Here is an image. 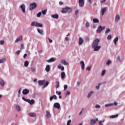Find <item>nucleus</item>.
Segmentation results:
<instances>
[{"label": "nucleus", "instance_id": "obj_1", "mask_svg": "<svg viewBox=\"0 0 125 125\" xmlns=\"http://www.w3.org/2000/svg\"><path fill=\"white\" fill-rule=\"evenodd\" d=\"M62 13H71L72 12V8L69 6H66L64 8H63L62 10Z\"/></svg>", "mask_w": 125, "mask_h": 125}, {"label": "nucleus", "instance_id": "obj_2", "mask_svg": "<svg viewBox=\"0 0 125 125\" xmlns=\"http://www.w3.org/2000/svg\"><path fill=\"white\" fill-rule=\"evenodd\" d=\"M99 42H100V39L98 38L96 39L93 42V43L92 45V47H93L94 46H98V44H99Z\"/></svg>", "mask_w": 125, "mask_h": 125}, {"label": "nucleus", "instance_id": "obj_3", "mask_svg": "<svg viewBox=\"0 0 125 125\" xmlns=\"http://www.w3.org/2000/svg\"><path fill=\"white\" fill-rule=\"evenodd\" d=\"M31 26L35 27H40V28H42V23H38L37 21H32L31 22Z\"/></svg>", "mask_w": 125, "mask_h": 125}, {"label": "nucleus", "instance_id": "obj_4", "mask_svg": "<svg viewBox=\"0 0 125 125\" xmlns=\"http://www.w3.org/2000/svg\"><path fill=\"white\" fill-rule=\"evenodd\" d=\"M22 99L24 100V101H25V102H28V103H29L30 105H33V104H35V100H34L33 99L30 100L25 99L24 97H22Z\"/></svg>", "mask_w": 125, "mask_h": 125}, {"label": "nucleus", "instance_id": "obj_5", "mask_svg": "<svg viewBox=\"0 0 125 125\" xmlns=\"http://www.w3.org/2000/svg\"><path fill=\"white\" fill-rule=\"evenodd\" d=\"M37 8V4L35 2H33L30 4L29 9L30 10H33V9H35V8Z\"/></svg>", "mask_w": 125, "mask_h": 125}, {"label": "nucleus", "instance_id": "obj_6", "mask_svg": "<svg viewBox=\"0 0 125 125\" xmlns=\"http://www.w3.org/2000/svg\"><path fill=\"white\" fill-rule=\"evenodd\" d=\"M104 29H105V26L102 27L101 25H100L97 28V33H98V34H100V33L102 32V30H104Z\"/></svg>", "mask_w": 125, "mask_h": 125}, {"label": "nucleus", "instance_id": "obj_7", "mask_svg": "<svg viewBox=\"0 0 125 125\" xmlns=\"http://www.w3.org/2000/svg\"><path fill=\"white\" fill-rule=\"evenodd\" d=\"M79 5L80 7H83L84 6V0H79Z\"/></svg>", "mask_w": 125, "mask_h": 125}, {"label": "nucleus", "instance_id": "obj_8", "mask_svg": "<svg viewBox=\"0 0 125 125\" xmlns=\"http://www.w3.org/2000/svg\"><path fill=\"white\" fill-rule=\"evenodd\" d=\"M21 9L22 12L24 13L26 12V6H25V4H22L21 5Z\"/></svg>", "mask_w": 125, "mask_h": 125}, {"label": "nucleus", "instance_id": "obj_9", "mask_svg": "<svg viewBox=\"0 0 125 125\" xmlns=\"http://www.w3.org/2000/svg\"><path fill=\"white\" fill-rule=\"evenodd\" d=\"M39 85H44L45 84V81L44 80H40L38 82Z\"/></svg>", "mask_w": 125, "mask_h": 125}, {"label": "nucleus", "instance_id": "obj_10", "mask_svg": "<svg viewBox=\"0 0 125 125\" xmlns=\"http://www.w3.org/2000/svg\"><path fill=\"white\" fill-rule=\"evenodd\" d=\"M92 48H94V51H98L101 48V46H95Z\"/></svg>", "mask_w": 125, "mask_h": 125}, {"label": "nucleus", "instance_id": "obj_11", "mask_svg": "<svg viewBox=\"0 0 125 125\" xmlns=\"http://www.w3.org/2000/svg\"><path fill=\"white\" fill-rule=\"evenodd\" d=\"M106 11H107V7L102 8L101 9L102 15H104Z\"/></svg>", "mask_w": 125, "mask_h": 125}, {"label": "nucleus", "instance_id": "obj_12", "mask_svg": "<svg viewBox=\"0 0 125 125\" xmlns=\"http://www.w3.org/2000/svg\"><path fill=\"white\" fill-rule=\"evenodd\" d=\"M96 122H98V118H96V119H92L91 120V125H95L96 124Z\"/></svg>", "mask_w": 125, "mask_h": 125}, {"label": "nucleus", "instance_id": "obj_13", "mask_svg": "<svg viewBox=\"0 0 125 125\" xmlns=\"http://www.w3.org/2000/svg\"><path fill=\"white\" fill-rule=\"evenodd\" d=\"M56 59L54 58H51L49 60L46 61L48 63H51V62H55Z\"/></svg>", "mask_w": 125, "mask_h": 125}, {"label": "nucleus", "instance_id": "obj_14", "mask_svg": "<svg viewBox=\"0 0 125 125\" xmlns=\"http://www.w3.org/2000/svg\"><path fill=\"white\" fill-rule=\"evenodd\" d=\"M54 108H57V109H60V104L58 103H56L54 104Z\"/></svg>", "mask_w": 125, "mask_h": 125}, {"label": "nucleus", "instance_id": "obj_15", "mask_svg": "<svg viewBox=\"0 0 125 125\" xmlns=\"http://www.w3.org/2000/svg\"><path fill=\"white\" fill-rule=\"evenodd\" d=\"M29 92H30V91H29V90H28L27 89H23L22 91V94H24V95L28 94Z\"/></svg>", "mask_w": 125, "mask_h": 125}, {"label": "nucleus", "instance_id": "obj_16", "mask_svg": "<svg viewBox=\"0 0 125 125\" xmlns=\"http://www.w3.org/2000/svg\"><path fill=\"white\" fill-rule=\"evenodd\" d=\"M120 19H121V17H120V15H117L115 16V21L118 22L120 21Z\"/></svg>", "mask_w": 125, "mask_h": 125}, {"label": "nucleus", "instance_id": "obj_17", "mask_svg": "<svg viewBox=\"0 0 125 125\" xmlns=\"http://www.w3.org/2000/svg\"><path fill=\"white\" fill-rule=\"evenodd\" d=\"M51 17L54 19H58V18H59V16H58V14H55V15H51Z\"/></svg>", "mask_w": 125, "mask_h": 125}, {"label": "nucleus", "instance_id": "obj_18", "mask_svg": "<svg viewBox=\"0 0 125 125\" xmlns=\"http://www.w3.org/2000/svg\"><path fill=\"white\" fill-rule=\"evenodd\" d=\"M22 36H20V37L17 38V39L15 41V42H21V41H22Z\"/></svg>", "mask_w": 125, "mask_h": 125}, {"label": "nucleus", "instance_id": "obj_19", "mask_svg": "<svg viewBox=\"0 0 125 125\" xmlns=\"http://www.w3.org/2000/svg\"><path fill=\"white\" fill-rule=\"evenodd\" d=\"M80 63L82 64L81 65L82 70H84V62H83V61H82L80 62Z\"/></svg>", "mask_w": 125, "mask_h": 125}, {"label": "nucleus", "instance_id": "obj_20", "mask_svg": "<svg viewBox=\"0 0 125 125\" xmlns=\"http://www.w3.org/2000/svg\"><path fill=\"white\" fill-rule=\"evenodd\" d=\"M0 84L1 86H4L5 84L4 81L1 78H0Z\"/></svg>", "mask_w": 125, "mask_h": 125}, {"label": "nucleus", "instance_id": "obj_21", "mask_svg": "<svg viewBox=\"0 0 125 125\" xmlns=\"http://www.w3.org/2000/svg\"><path fill=\"white\" fill-rule=\"evenodd\" d=\"M61 63L62 64H63V65H69V63L65 61V60H62L61 62Z\"/></svg>", "mask_w": 125, "mask_h": 125}, {"label": "nucleus", "instance_id": "obj_22", "mask_svg": "<svg viewBox=\"0 0 125 125\" xmlns=\"http://www.w3.org/2000/svg\"><path fill=\"white\" fill-rule=\"evenodd\" d=\"M28 115L29 116H30V117H32V118H36V117L37 116L36 113H28Z\"/></svg>", "mask_w": 125, "mask_h": 125}, {"label": "nucleus", "instance_id": "obj_23", "mask_svg": "<svg viewBox=\"0 0 125 125\" xmlns=\"http://www.w3.org/2000/svg\"><path fill=\"white\" fill-rule=\"evenodd\" d=\"M79 45H82L83 44V39L82 38V37L79 38Z\"/></svg>", "mask_w": 125, "mask_h": 125}, {"label": "nucleus", "instance_id": "obj_24", "mask_svg": "<svg viewBox=\"0 0 125 125\" xmlns=\"http://www.w3.org/2000/svg\"><path fill=\"white\" fill-rule=\"evenodd\" d=\"M46 114L45 115V117H46V119H48V118H49V117H51V114H50L49 112L46 111Z\"/></svg>", "mask_w": 125, "mask_h": 125}, {"label": "nucleus", "instance_id": "obj_25", "mask_svg": "<svg viewBox=\"0 0 125 125\" xmlns=\"http://www.w3.org/2000/svg\"><path fill=\"white\" fill-rule=\"evenodd\" d=\"M61 75L62 79H65V77L66 76V74H65V72H62Z\"/></svg>", "mask_w": 125, "mask_h": 125}, {"label": "nucleus", "instance_id": "obj_26", "mask_svg": "<svg viewBox=\"0 0 125 125\" xmlns=\"http://www.w3.org/2000/svg\"><path fill=\"white\" fill-rule=\"evenodd\" d=\"M37 31L38 32V33H39V34H40V35H43V30H40V29H37Z\"/></svg>", "mask_w": 125, "mask_h": 125}, {"label": "nucleus", "instance_id": "obj_27", "mask_svg": "<svg viewBox=\"0 0 125 125\" xmlns=\"http://www.w3.org/2000/svg\"><path fill=\"white\" fill-rule=\"evenodd\" d=\"M16 110L17 111H18V112H20V111H21V108L20 107V106H19V105H16Z\"/></svg>", "mask_w": 125, "mask_h": 125}, {"label": "nucleus", "instance_id": "obj_28", "mask_svg": "<svg viewBox=\"0 0 125 125\" xmlns=\"http://www.w3.org/2000/svg\"><path fill=\"white\" fill-rule=\"evenodd\" d=\"M45 70L46 72H49L50 71V67H49V65H47L45 68Z\"/></svg>", "mask_w": 125, "mask_h": 125}, {"label": "nucleus", "instance_id": "obj_29", "mask_svg": "<svg viewBox=\"0 0 125 125\" xmlns=\"http://www.w3.org/2000/svg\"><path fill=\"white\" fill-rule=\"evenodd\" d=\"M118 117H119V115L117 114L115 115H111L110 116V119H114L115 118H118Z\"/></svg>", "mask_w": 125, "mask_h": 125}, {"label": "nucleus", "instance_id": "obj_30", "mask_svg": "<svg viewBox=\"0 0 125 125\" xmlns=\"http://www.w3.org/2000/svg\"><path fill=\"white\" fill-rule=\"evenodd\" d=\"M93 23H99V20L97 19H94L93 20Z\"/></svg>", "mask_w": 125, "mask_h": 125}, {"label": "nucleus", "instance_id": "obj_31", "mask_svg": "<svg viewBox=\"0 0 125 125\" xmlns=\"http://www.w3.org/2000/svg\"><path fill=\"white\" fill-rule=\"evenodd\" d=\"M119 41V37H116L114 40V42L115 44H117V42Z\"/></svg>", "mask_w": 125, "mask_h": 125}, {"label": "nucleus", "instance_id": "obj_32", "mask_svg": "<svg viewBox=\"0 0 125 125\" xmlns=\"http://www.w3.org/2000/svg\"><path fill=\"white\" fill-rule=\"evenodd\" d=\"M29 66V62L28 61H26L24 62V67H28Z\"/></svg>", "mask_w": 125, "mask_h": 125}, {"label": "nucleus", "instance_id": "obj_33", "mask_svg": "<svg viewBox=\"0 0 125 125\" xmlns=\"http://www.w3.org/2000/svg\"><path fill=\"white\" fill-rule=\"evenodd\" d=\"M6 59L5 58H3L1 60H0V63H3L4 62H5Z\"/></svg>", "mask_w": 125, "mask_h": 125}, {"label": "nucleus", "instance_id": "obj_34", "mask_svg": "<svg viewBox=\"0 0 125 125\" xmlns=\"http://www.w3.org/2000/svg\"><path fill=\"white\" fill-rule=\"evenodd\" d=\"M56 88H58L60 86V83L59 82H56Z\"/></svg>", "mask_w": 125, "mask_h": 125}, {"label": "nucleus", "instance_id": "obj_35", "mask_svg": "<svg viewBox=\"0 0 125 125\" xmlns=\"http://www.w3.org/2000/svg\"><path fill=\"white\" fill-rule=\"evenodd\" d=\"M46 12H47V10L46 9L42 11V14L43 15H45V14H46Z\"/></svg>", "mask_w": 125, "mask_h": 125}, {"label": "nucleus", "instance_id": "obj_36", "mask_svg": "<svg viewBox=\"0 0 125 125\" xmlns=\"http://www.w3.org/2000/svg\"><path fill=\"white\" fill-rule=\"evenodd\" d=\"M92 93H93V92L92 91L91 92H90L89 93H88V95L87 96V97L88 98H89L91 96V95L92 94Z\"/></svg>", "mask_w": 125, "mask_h": 125}, {"label": "nucleus", "instance_id": "obj_37", "mask_svg": "<svg viewBox=\"0 0 125 125\" xmlns=\"http://www.w3.org/2000/svg\"><path fill=\"white\" fill-rule=\"evenodd\" d=\"M100 85H101V83H100L98 84V86H96V89H99L100 87Z\"/></svg>", "mask_w": 125, "mask_h": 125}, {"label": "nucleus", "instance_id": "obj_38", "mask_svg": "<svg viewBox=\"0 0 125 125\" xmlns=\"http://www.w3.org/2000/svg\"><path fill=\"white\" fill-rule=\"evenodd\" d=\"M110 31L111 30H110V28H106L105 34H107V33H110Z\"/></svg>", "mask_w": 125, "mask_h": 125}, {"label": "nucleus", "instance_id": "obj_39", "mask_svg": "<svg viewBox=\"0 0 125 125\" xmlns=\"http://www.w3.org/2000/svg\"><path fill=\"white\" fill-rule=\"evenodd\" d=\"M0 44L1 45H3V44H4V41L3 40H0Z\"/></svg>", "mask_w": 125, "mask_h": 125}, {"label": "nucleus", "instance_id": "obj_40", "mask_svg": "<svg viewBox=\"0 0 125 125\" xmlns=\"http://www.w3.org/2000/svg\"><path fill=\"white\" fill-rule=\"evenodd\" d=\"M111 63H112V62L110 60H108L106 62V65H108V66H109V65H110V64H111Z\"/></svg>", "mask_w": 125, "mask_h": 125}, {"label": "nucleus", "instance_id": "obj_41", "mask_svg": "<svg viewBox=\"0 0 125 125\" xmlns=\"http://www.w3.org/2000/svg\"><path fill=\"white\" fill-rule=\"evenodd\" d=\"M106 73V70H104L101 74V76H104L105 75V73Z\"/></svg>", "mask_w": 125, "mask_h": 125}, {"label": "nucleus", "instance_id": "obj_42", "mask_svg": "<svg viewBox=\"0 0 125 125\" xmlns=\"http://www.w3.org/2000/svg\"><path fill=\"white\" fill-rule=\"evenodd\" d=\"M41 15H42V12H39L37 15V17H41Z\"/></svg>", "mask_w": 125, "mask_h": 125}, {"label": "nucleus", "instance_id": "obj_43", "mask_svg": "<svg viewBox=\"0 0 125 125\" xmlns=\"http://www.w3.org/2000/svg\"><path fill=\"white\" fill-rule=\"evenodd\" d=\"M48 84H49V83L48 82V81H47L45 83V85H44V87H46V86H47Z\"/></svg>", "mask_w": 125, "mask_h": 125}, {"label": "nucleus", "instance_id": "obj_44", "mask_svg": "<svg viewBox=\"0 0 125 125\" xmlns=\"http://www.w3.org/2000/svg\"><path fill=\"white\" fill-rule=\"evenodd\" d=\"M71 120H69L68 121H67V125H71Z\"/></svg>", "mask_w": 125, "mask_h": 125}, {"label": "nucleus", "instance_id": "obj_45", "mask_svg": "<svg viewBox=\"0 0 125 125\" xmlns=\"http://www.w3.org/2000/svg\"><path fill=\"white\" fill-rule=\"evenodd\" d=\"M107 40H111L112 39V36L111 35H108L107 37Z\"/></svg>", "mask_w": 125, "mask_h": 125}, {"label": "nucleus", "instance_id": "obj_46", "mask_svg": "<svg viewBox=\"0 0 125 125\" xmlns=\"http://www.w3.org/2000/svg\"><path fill=\"white\" fill-rule=\"evenodd\" d=\"M21 49H24V44H21Z\"/></svg>", "mask_w": 125, "mask_h": 125}, {"label": "nucleus", "instance_id": "obj_47", "mask_svg": "<svg viewBox=\"0 0 125 125\" xmlns=\"http://www.w3.org/2000/svg\"><path fill=\"white\" fill-rule=\"evenodd\" d=\"M67 88H68V85L65 84V85H64V90H66Z\"/></svg>", "mask_w": 125, "mask_h": 125}, {"label": "nucleus", "instance_id": "obj_48", "mask_svg": "<svg viewBox=\"0 0 125 125\" xmlns=\"http://www.w3.org/2000/svg\"><path fill=\"white\" fill-rule=\"evenodd\" d=\"M86 27L87 28H88V27H89V22H86Z\"/></svg>", "mask_w": 125, "mask_h": 125}, {"label": "nucleus", "instance_id": "obj_49", "mask_svg": "<svg viewBox=\"0 0 125 125\" xmlns=\"http://www.w3.org/2000/svg\"><path fill=\"white\" fill-rule=\"evenodd\" d=\"M95 107V108H101V106H100V105H99L98 104H96Z\"/></svg>", "mask_w": 125, "mask_h": 125}, {"label": "nucleus", "instance_id": "obj_50", "mask_svg": "<svg viewBox=\"0 0 125 125\" xmlns=\"http://www.w3.org/2000/svg\"><path fill=\"white\" fill-rule=\"evenodd\" d=\"M104 122H105V120H104L103 121H100L99 122V125H103V124H102V123H104Z\"/></svg>", "mask_w": 125, "mask_h": 125}, {"label": "nucleus", "instance_id": "obj_51", "mask_svg": "<svg viewBox=\"0 0 125 125\" xmlns=\"http://www.w3.org/2000/svg\"><path fill=\"white\" fill-rule=\"evenodd\" d=\"M31 70L32 72H35V71L36 70V69H35V68H34V67H31Z\"/></svg>", "mask_w": 125, "mask_h": 125}, {"label": "nucleus", "instance_id": "obj_52", "mask_svg": "<svg viewBox=\"0 0 125 125\" xmlns=\"http://www.w3.org/2000/svg\"><path fill=\"white\" fill-rule=\"evenodd\" d=\"M21 52V51L18 50L16 51V54H17V55H19V53H20Z\"/></svg>", "mask_w": 125, "mask_h": 125}, {"label": "nucleus", "instance_id": "obj_53", "mask_svg": "<svg viewBox=\"0 0 125 125\" xmlns=\"http://www.w3.org/2000/svg\"><path fill=\"white\" fill-rule=\"evenodd\" d=\"M107 0H101V1H100V2H101V3H104V2H106V1Z\"/></svg>", "mask_w": 125, "mask_h": 125}, {"label": "nucleus", "instance_id": "obj_54", "mask_svg": "<svg viewBox=\"0 0 125 125\" xmlns=\"http://www.w3.org/2000/svg\"><path fill=\"white\" fill-rule=\"evenodd\" d=\"M18 93H19L18 96L20 97V94L21 93V88L19 89L18 91Z\"/></svg>", "mask_w": 125, "mask_h": 125}, {"label": "nucleus", "instance_id": "obj_55", "mask_svg": "<svg viewBox=\"0 0 125 125\" xmlns=\"http://www.w3.org/2000/svg\"><path fill=\"white\" fill-rule=\"evenodd\" d=\"M85 41L86 42H89V38H88V37H86Z\"/></svg>", "mask_w": 125, "mask_h": 125}, {"label": "nucleus", "instance_id": "obj_56", "mask_svg": "<svg viewBox=\"0 0 125 125\" xmlns=\"http://www.w3.org/2000/svg\"><path fill=\"white\" fill-rule=\"evenodd\" d=\"M70 93H71V92H70V91H67L66 95H70Z\"/></svg>", "mask_w": 125, "mask_h": 125}, {"label": "nucleus", "instance_id": "obj_57", "mask_svg": "<svg viewBox=\"0 0 125 125\" xmlns=\"http://www.w3.org/2000/svg\"><path fill=\"white\" fill-rule=\"evenodd\" d=\"M112 104H105V107H109V106H111Z\"/></svg>", "mask_w": 125, "mask_h": 125}, {"label": "nucleus", "instance_id": "obj_58", "mask_svg": "<svg viewBox=\"0 0 125 125\" xmlns=\"http://www.w3.org/2000/svg\"><path fill=\"white\" fill-rule=\"evenodd\" d=\"M84 109L83 108L82 110H81V111L80 112L79 115L80 116H81V115H82V114H83V111Z\"/></svg>", "mask_w": 125, "mask_h": 125}, {"label": "nucleus", "instance_id": "obj_59", "mask_svg": "<svg viewBox=\"0 0 125 125\" xmlns=\"http://www.w3.org/2000/svg\"><path fill=\"white\" fill-rule=\"evenodd\" d=\"M53 98H54V99H57V97L55 95H54L53 96Z\"/></svg>", "mask_w": 125, "mask_h": 125}, {"label": "nucleus", "instance_id": "obj_60", "mask_svg": "<svg viewBox=\"0 0 125 125\" xmlns=\"http://www.w3.org/2000/svg\"><path fill=\"white\" fill-rule=\"evenodd\" d=\"M58 68L59 69H61V68H62V66H61V64H59L58 66Z\"/></svg>", "mask_w": 125, "mask_h": 125}, {"label": "nucleus", "instance_id": "obj_61", "mask_svg": "<svg viewBox=\"0 0 125 125\" xmlns=\"http://www.w3.org/2000/svg\"><path fill=\"white\" fill-rule=\"evenodd\" d=\"M53 96H51L50 97V101H52V99H53Z\"/></svg>", "mask_w": 125, "mask_h": 125}, {"label": "nucleus", "instance_id": "obj_62", "mask_svg": "<svg viewBox=\"0 0 125 125\" xmlns=\"http://www.w3.org/2000/svg\"><path fill=\"white\" fill-rule=\"evenodd\" d=\"M86 70H88V71H90V67H86Z\"/></svg>", "mask_w": 125, "mask_h": 125}, {"label": "nucleus", "instance_id": "obj_63", "mask_svg": "<svg viewBox=\"0 0 125 125\" xmlns=\"http://www.w3.org/2000/svg\"><path fill=\"white\" fill-rule=\"evenodd\" d=\"M48 39L49 40V42L50 43L52 42V40H51L50 38H48Z\"/></svg>", "mask_w": 125, "mask_h": 125}, {"label": "nucleus", "instance_id": "obj_64", "mask_svg": "<svg viewBox=\"0 0 125 125\" xmlns=\"http://www.w3.org/2000/svg\"><path fill=\"white\" fill-rule=\"evenodd\" d=\"M65 41H69V38H68V37H65Z\"/></svg>", "mask_w": 125, "mask_h": 125}]
</instances>
